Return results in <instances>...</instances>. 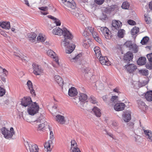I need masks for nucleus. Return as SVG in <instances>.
<instances>
[{
  "mask_svg": "<svg viewBox=\"0 0 152 152\" xmlns=\"http://www.w3.org/2000/svg\"><path fill=\"white\" fill-rule=\"evenodd\" d=\"M82 55L81 54H77L75 57H72L71 55H70L69 57V58H70V61L72 62H75Z\"/></svg>",
  "mask_w": 152,
  "mask_h": 152,
  "instance_id": "nucleus-33",
  "label": "nucleus"
},
{
  "mask_svg": "<svg viewBox=\"0 0 152 152\" xmlns=\"http://www.w3.org/2000/svg\"><path fill=\"white\" fill-rule=\"evenodd\" d=\"M98 30L100 32H102L106 39H110L111 38V35L109 29L106 27H101L97 26L96 27Z\"/></svg>",
  "mask_w": 152,
  "mask_h": 152,
  "instance_id": "nucleus-6",
  "label": "nucleus"
},
{
  "mask_svg": "<svg viewBox=\"0 0 152 152\" xmlns=\"http://www.w3.org/2000/svg\"><path fill=\"white\" fill-rule=\"evenodd\" d=\"M4 75H1V80L4 83L6 82V79L4 77Z\"/></svg>",
  "mask_w": 152,
  "mask_h": 152,
  "instance_id": "nucleus-61",
  "label": "nucleus"
},
{
  "mask_svg": "<svg viewBox=\"0 0 152 152\" xmlns=\"http://www.w3.org/2000/svg\"><path fill=\"white\" fill-rule=\"evenodd\" d=\"M139 72L144 75H148V71L147 70H139Z\"/></svg>",
  "mask_w": 152,
  "mask_h": 152,
  "instance_id": "nucleus-49",
  "label": "nucleus"
},
{
  "mask_svg": "<svg viewBox=\"0 0 152 152\" xmlns=\"http://www.w3.org/2000/svg\"><path fill=\"white\" fill-rule=\"evenodd\" d=\"M1 131L4 137L7 139H12L15 133L14 129L12 127H11L10 129L5 127H2L1 129Z\"/></svg>",
  "mask_w": 152,
  "mask_h": 152,
  "instance_id": "nucleus-3",
  "label": "nucleus"
},
{
  "mask_svg": "<svg viewBox=\"0 0 152 152\" xmlns=\"http://www.w3.org/2000/svg\"><path fill=\"white\" fill-rule=\"evenodd\" d=\"M33 73L36 75H40L43 73V70L41 66L37 64H34L32 65Z\"/></svg>",
  "mask_w": 152,
  "mask_h": 152,
  "instance_id": "nucleus-9",
  "label": "nucleus"
},
{
  "mask_svg": "<svg viewBox=\"0 0 152 152\" xmlns=\"http://www.w3.org/2000/svg\"><path fill=\"white\" fill-rule=\"evenodd\" d=\"M54 23H56L57 26H59L61 25V23L60 20L56 18L54 21Z\"/></svg>",
  "mask_w": 152,
  "mask_h": 152,
  "instance_id": "nucleus-54",
  "label": "nucleus"
},
{
  "mask_svg": "<svg viewBox=\"0 0 152 152\" xmlns=\"http://www.w3.org/2000/svg\"><path fill=\"white\" fill-rule=\"evenodd\" d=\"M55 81L61 86H62L63 84V80L61 77L58 75H55L54 77Z\"/></svg>",
  "mask_w": 152,
  "mask_h": 152,
  "instance_id": "nucleus-30",
  "label": "nucleus"
},
{
  "mask_svg": "<svg viewBox=\"0 0 152 152\" xmlns=\"http://www.w3.org/2000/svg\"><path fill=\"white\" fill-rule=\"evenodd\" d=\"M20 57L19 58H20L22 60H26L27 59V58L26 56H24L22 54L21 55Z\"/></svg>",
  "mask_w": 152,
  "mask_h": 152,
  "instance_id": "nucleus-60",
  "label": "nucleus"
},
{
  "mask_svg": "<svg viewBox=\"0 0 152 152\" xmlns=\"http://www.w3.org/2000/svg\"><path fill=\"white\" fill-rule=\"evenodd\" d=\"M27 150L30 152H38L39 149L36 144L27 141L25 144Z\"/></svg>",
  "mask_w": 152,
  "mask_h": 152,
  "instance_id": "nucleus-7",
  "label": "nucleus"
},
{
  "mask_svg": "<svg viewBox=\"0 0 152 152\" xmlns=\"http://www.w3.org/2000/svg\"><path fill=\"white\" fill-rule=\"evenodd\" d=\"M94 50L97 58H98L100 56H102L100 48L98 46L95 47L94 48Z\"/></svg>",
  "mask_w": 152,
  "mask_h": 152,
  "instance_id": "nucleus-36",
  "label": "nucleus"
},
{
  "mask_svg": "<svg viewBox=\"0 0 152 152\" xmlns=\"http://www.w3.org/2000/svg\"><path fill=\"white\" fill-rule=\"evenodd\" d=\"M90 42V41L88 39H84L83 41V45L85 48H87Z\"/></svg>",
  "mask_w": 152,
  "mask_h": 152,
  "instance_id": "nucleus-43",
  "label": "nucleus"
},
{
  "mask_svg": "<svg viewBox=\"0 0 152 152\" xmlns=\"http://www.w3.org/2000/svg\"><path fill=\"white\" fill-rule=\"evenodd\" d=\"M55 121L58 123L63 125L65 124L66 122V116L63 114L53 115Z\"/></svg>",
  "mask_w": 152,
  "mask_h": 152,
  "instance_id": "nucleus-8",
  "label": "nucleus"
},
{
  "mask_svg": "<svg viewBox=\"0 0 152 152\" xmlns=\"http://www.w3.org/2000/svg\"><path fill=\"white\" fill-rule=\"evenodd\" d=\"M138 103L139 107L143 111H145L146 110L147 106L144 102L141 100H139L138 102Z\"/></svg>",
  "mask_w": 152,
  "mask_h": 152,
  "instance_id": "nucleus-32",
  "label": "nucleus"
},
{
  "mask_svg": "<svg viewBox=\"0 0 152 152\" xmlns=\"http://www.w3.org/2000/svg\"><path fill=\"white\" fill-rule=\"evenodd\" d=\"M139 28L136 26L134 27L131 31V33L132 35H134L139 31Z\"/></svg>",
  "mask_w": 152,
  "mask_h": 152,
  "instance_id": "nucleus-44",
  "label": "nucleus"
},
{
  "mask_svg": "<svg viewBox=\"0 0 152 152\" xmlns=\"http://www.w3.org/2000/svg\"><path fill=\"white\" fill-rule=\"evenodd\" d=\"M61 2L62 5L64 7L71 2L73 1V0H58Z\"/></svg>",
  "mask_w": 152,
  "mask_h": 152,
  "instance_id": "nucleus-42",
  "label": "nucleus"
},
{
  "mask_svg": "<svg viewBox=\"0 0 152 152\" xmlns=\"http://www.w3.org/2000/svg\"><path fill=\"white\" fill-rule=\"evenodd\" d=\"M69 39H62L61 45L66 48V52L67 53H71L74 50L75 45L72 44H70Z\"/></svg>",
  "mask_w": 152,
  "mask_h": 152,
  "instance_id": "nucleus-4",
  "label": "nucleus"
},
{
  "mask_svg": "<svg viewBox=\"0 0 152 152\" xmlns=\"http://www.w3.org/2000/svg\"><path fill=\"white\" fill-rule=\"evenodd\" d=\"M77 94V89L74 87H72L69 88L68 91V95L71 97H74L76 96Z\"/></svg>",
  "mask_w": 152,
  "mask_h": 152,
  "instance_id": "nucleus-25",
  "label": "nucleus"
},
{
  "mask_svg": "<svg viewBox=\"0 0 152 152\" xmlns=\"http://www.w3.org/2000/svg\"><path fill=\"white\" fill-rule=\"evenodd\" d=\"M32 100L30 97H24L21 99L20 104L22 106L26 107L30 106L32 103Z\"/></svg>",
  "mask_w": 152,
  "mask_h": 152,
  "instance_id": "nucleus-12",
  "label": "nucleus"
},
{
  "mask_svg": "<svg viewBox=\"0 0 152 152\" xmlns=\"http://www.w3.org/2000/svg\"><path fill=\"white\" fill-rule=\"evenodd\" d=\"M89 71L88 69L87 68H84L83 69V72L85 73H88Z\"/></svg>",
  "mask_w": 152,
  "mask_h": 152,
  "instance_id": "nucleus-62",
  "label": "nucleus"
},
{
  "mask_svg": "<svg viewBox=\"0 0 152 152\" xmlns=\"http://www.w3.org/2000/svg\"><path fill=\"white\" fill-rule=\"evenodd\" d=\"M99 59L100 63L103 65L109 66L110 65V61L107 58L106 56H99Z\"/></svg>",
  "mask_w": 152,
  "mask_h": 152,
  "instance_id": "nucleus-15",
  "label": "nucleus"
},
{
  "mask_svg": "<svg viewBox=\"0 0 152 152\" xmlns=\"http://www.w3.org/2000/svg\"><path fill=\"white\" fill-rule=\"evenodd\" d=\"M127 71L130 73H132L136 69V66L133 64H129L125 66Z\"/></svg>",
  "mask_w": 152,
  "mask_h": 152,
  "instance_id": "nucleus-17",
  "label": "nucleus"
},
{
  "mask_svg": "<svg viewBox=\"0 0 152 152\" xmlns=\"http://www.w3.org/2000/svg\"><path fill=\"white\" fill-rule=\"evenodd\" d=\"M145 98L148 101H152V91L148 92L145 95Z\"/></svg>",
  "mask_w": 152,
  "mask_h": 152,
  "instance_id": "nucleus-35",
  "label": "nucleus"
},
{
  "mask_svg": "<svg viewBox=\"0 0 152 152\" xmlns=\"http://www.w3.org/2000/svg\"><path fill=\"white\" fill-rule=\"evenodd\" d=\"M53 58L55 59V61L56 63L58 64V65H59V64L58 62V58L56 57V56L55 58Z\"/></svg>",
  "mask_w": 152,
  "mask_h": 152,
  "instance_id": "nucleus-63",
  "label": "nucleus"
},
{
  "mask_svg": "<svg viewBox=\"0 0 152 152\" xmlns=\"http://www.w3.org/2000/svg\"><path fill=\"white\" fill-rule=\"evenodd\" d=\"M147 57L150 62L152 63V53L147 54Z\"/></svg>",
  "mask_w": 152,
  "mask_h": 152,
  "instance_id": "nucleus-52",
  "label": "nucleus"
},
{
  "mask_svg": "<svg viewBox=\"0 0 152 152\" xmlns=\"http://www.w3.org/2000/svg\"><path fill=\"white\" fill-rule=\"evenodd\" d=\"M63 31L64 32L62 35H63L64 37V39L69 40L72 39L73 36L72 34L69 30L66 28H64Z\"/></svg>",
  "mask_w": 152,
  "mask_h": 152,
  "instance_id": "nucleus-14",
  "label": "nucleus"
},
{
  "mask_svg": "<svg viewBox=\"0 0 152 152\" xmlns=\"http://www.w3.org/2000/svg\"><path fill=\"white\" fill-rule=\"evenodd\" d=\"M125 105L123 103H119L116 104L114 106L115 110L117 111H120L123 110L125 107Z\"/></svg>",
  "mask_w": 152,
  "mask_h": 152,
  "instance_id": "nucleus-18",
  "label": "nucleus"
},
{
  "mask_svg": "<svg viewBox=\"0 0 152 152\" xmlns=\"http://www.w3.org/2000/svg\"><path fill=\"white\" fill-rule=\"evenodd\" d=\"M146 62V58L144 57H141L137 60L138 65H144Z\"/></svg>",
  "mask_w": 152,
  "mask_h": 152,
  "instance_id": "nucleus-34",
  "label": "nucleus"
},
{
  "mask_svg": "<svg viewBox=\"0 0 152 152\" xmlns=\"http://www.w3.org/2000/svg\"><path fill=\"white\" fill-rule=\"evenodd\" d=\"M27 85L28 88L30 90L31 93L34 96H35L36 94L35 91L33 89V86L30 80H28L27 83Z\"/></svg>",
  "mask_w": 152,
  "mask_h": 152,
  "instance_id": "nucleus-26",
  "label": "nucleus"
},
{
  "mask_svg": "<svg viewBox=\"0 0 152 152\" xmlns=\"http://www.w3.org/2000/svg\"><path fill=\"white\" fill-rule=\"evenodd\" d=\"M39 109V106L38 104L36 102H33L28 107L27 112L29 115H33L38 113Z\"/></svg>",
  "mask_w": 152,
  "mask_h": 152,
  "instance_id": "nucleus-5",
  "label": "nucleus"
},
{
  "mask_svg": "<svg viewBox=\"0 0 152 152\" xmlns=\"http://www.w3.org/2000/svg\"><path fill=\"white\" fill-rule=\"evenodd\" d=\"M129 4L127 2H124L122 5V7L124 9H128L129 7Z\"/></svg>",
  "mask_w": 152,
  "mask_h": 152,
  "instance_id": "nucleus-47",
  "label": "nucleus"
},
{
  "mask_svg": "<svg viewBox=\"0 0 152 152\" xmlns=\"http://www.w3.org/2000/svg\"><path fill=\"white\" fill-rule=\"evenodd\" d=\"M77 147L76 142L75 140H72L71 141V146L70 150Z\"/></svg>",
  "mask_w": 152,
  "mask_h": 152,
  "instance_id": "nucleus-45",
  "label": "nucleus"
},
{
  "mask_svg": "<svg viewBox=\"0 0 152 152\" xmlns=\"http://www.w3.org/2000/svg\"><path fill=\"white\" fill-rule=\"evenodd\" d=\"M133 58V55L132 53L128 51L125 53L124 56V59L126 61H130Z\"/></svg>",
  "mask_w": 152,
  "mask_h": 152,
  "instance_id": "nucleus-22",
  "label": "nucleus"
},
{
  "mask_svg": "<svg viewBox=\"0 0 152 152\" xmlns=\"http://www.w3.org/2000/svg\"><path fill=\"white\" fill-rule=\"evenodd\" d=\"M28 38L29 41L32 42H34L36 41L37 35L34 33H28L27 34Z\"/></svg>",
  "mask_w": 152,
  "mask_h": 152,
  "instance_id": "nucleus-21",
  "label": "nucleus"
},
{
  "mask_svg": "<svg viewBox=\"0 0 152 152\" xmlns=\"http://www.w3.org/2000/svg\"><path fill=\"white\" fill-rule=\"evenodd\" d=\"M125 45L129 48V50L132 51L134 53H136L138 50V47L134 44H132V41H127L125 44Z\"/></svg>",
  "mask_w": 152,
  "mask_h": 152,
  "instance_id": "nucleus-11",
  "label": "nucleus"
},
{
  "mask_svg": "<svg viewBox=\"0 0 152 152\" xmlns=\"http://www.w3.org/2000/svg\"><path fill=\"white\" fill-rule=\"evenodd\" d=\"M22 53L20 52V50L17 48H15L14 50V55L19 58L20 57Z\"/></svg>",
  "mask_w": 152,
  "mask_h": 152,
  "instance_id": "nucleus-37",
  "label": "nucleus"
},
{
  "mask_svg": "<svg viewBox=\"0 0 152 152\" xmlns=\"http://www.w3.org/2000/svg\"><path fill=\"white\" fill-rule=\"evenodd\" d=\"M127 22L129 24L131 25H134L136 24L135 22L131 20H128L127 21Z\"/></svg>",
  "mask_w": 152,
  "mask_h": 152,
  "instance_id": "nucleus-56",
  "label": "nucleus"
},
{
  "mask_svg": "<svg viewBox=\"0 0 152 152\" xmlns=\"http://www.w3.org/2000/svg\"><path fill=\"white\" fill-rule=\"evenodd\" d=\"M57 106L56 104L53 105H49L48 106V108L49 111L53 115H55L57 112L56 108Z\"/></svg>",
  "mask_w": 152,
  "mask_h": 152,
  "instance_id": "nucleus-31",
  "label": "nucleus"
},
{
  "mask_svg": "<svg viewBox=\"0 0 152 152\" xmlns=\"http://www.w3.org/2000/svg\"><path fill=\"white\" fill-rule=\"evenodd\" d=\"M146 67L147 69H152V63L150 62V64H146Z\"/></svg>",
  "mask_w": 152,
  "mask_h": 152,
  "instance_id": "nucleus-59",
  "label": "nucleus"
},
{
  "mask_svg": "<svg viewBox=\"0 0 152 152\" xmlns=\"http://www.w3.org/2000/svg\"><path fill=\"white\" fill-rule=\"evenodd\" d=\"M46 39V37L41 34H39L37 37V41L39 42H44Z\"/></svg>",
  "mask_w": 152,
  "mask_h": 152,
  "instance_id": "nucleus-40",
  "label": "nucleus"
},
{
  "mask_svg": "<svg viewBox=\"0 0 152 152\" xmlns=\"http://www.w3.org/2000/svg\"><path fill=\"white\" fill-rule=\"evenodd\" d=\"M47 53L49 56L52 58H55L56 56L55 53L51 50H48Z\"/></svg>",
  "mask_w": 152,
  "mask_h": 152,
  "instance_id": "nucleus-39",
  "label": "nucleus"
},
{
  "mask_svg": "<svg viewBox=\"0 0 152 152\" xmlns=\"http://www.w3.org/2000/svg\"><path fill=\"white\" fill-rule=\"evenodd\" d=\"M87 99V95L83 93H80L76 97L72 99L74 104L81 109H83L84 104Z\"/></svg>",
  "mask_w": 152,
  "mask_h": 152,
  "instance_id": "nucleus-2",
  "label": "nucleus"
},
{
  "mask_svg": "<svg viewBox=\"0 0 152 152\" xmlns=\"http://www.w3.org/2000/svg\"><path fill=\"white\" fill-rule=\"evenodd\" d=\"M64 30V28L61 29L59 27H56L53 30L52 32L54 34L61 36L63 34Z\"/></svg>",
  "mask_w": 152,
  "mask_h": 152,
  "instance_id": "nucleus-19",
  "label": "nucleus"
},
{
  "mask_svg": "<svg viewBox=\"0 0 152 152\" xmlns=\"http://www.w3.org/2000/svg\"><path fill=\"white\" fill-rule=\"evenodd\" d=\"M112 125L114 127H115L117 126L118 124L116 122L113 121L112 123Z\"/></svg>",
  "mask_w": 152,
  "mask_h": 152,
  "instance_id": "nucleus-64",
  "label": "nucleus"
},
{
  "mask_svg": "<svg viewBox=\"0 0 152 152\" xmlns=\"http://www.w3.org/2000/svg\"><path fill=\"white\" fill-rule=\"evenodd\" d=\"M71 151L72 152H81L79 149L78 147L75 148L71 150Z\"/></svg>",
  "mask_w": 152,
  "mask_h": 152,
  "instance_id": "nucleus-58",
  "label": "nucleus"
},
{
  "mask_svg": "<svg viewBox=\"0 0 152 152\" xmlns=\"http://www.w3.org/2000/svg\"><path fill=\"white\" fill-rule=\"evenodd\" d=\"M145 20L146 23L147 24L150 23L151 22L150 18L146 16H145Z\"/></svg>",
  "mask_w": 152,
  "mask_h": 152,
  "instance_id": "nucleus-53",
  "label": "nucleus"
},
{
  "mask_svg": "<svg viewBox=\"0 0 152 152\" xmlns=\"http://www.w3.org/2000/svg\"><path fill=\"white\" fill-rule=\"evenodd\" d=\"M144 132L148 140L152 142V133L151 131L149 130H144Z\"/></svg>",
  "mask_w": 152,
  "mask_h": 152,
  "instance_id": "nucleus-20",
  "label": "nucleus"
},
{
  "mask_svg": "<svg viewBox=\"0 0 152 152\" xmlns=\"http://www.w3.org/2000/svg\"><path fill=\"white\" fill-rule=\"evenodd\" d=\"M125 34V31L123 29L119 30L118 33V36L120 38L123 37Z\"/></svg>",
  "mask_w": 152,
  "mask_h": 152,
  "instance_id": "nucleus-41",
  "label": "nucleus"
},
{
  "mask_svg": "<svg viewBox=\"0 0 152 152\" xmlns=\"http://www.w3.org/2000/svg\"><path fill=\"white\" fill-rule=\"evenodd\" d=\"M94 114L98 117H100L101 115L100 109L96 107H94L92 109Z\"/></svg>",
  "mask_w": 152,
  "mask_h": 152,
  "instance_id": "nucleus-29",
  "label": "nucleus"
},
{
  "mask_svg": "<svg viewBox=\"0 0 152 152\" xmlns=\"http://www.w3.org/2000/svg\"><path fill=\"white\" fill-rule=\"evenodd\" d=\"M64 7L68 10L75 18L80 20L83 19V15L80 13L77 8L76 7L74 1Z\"/></svg>",
  "mask_w": 152,
  "mask_h": 152,
  "instance_id": "nucleus-1",
  "label": "nucleus"
},
{
  "mask_svg": "<svg viewBox=\"0 0 152 152\" xmlns=\"http://www.w3.org/2000/svg\"><path fill=\"white\" fill-rule=\"evenodd\" d=\"M87 30L89 32L92 34L93 37L96 41L99 43L101 42V39L99 38L98 34L94 30V28L88 26L87 28Z\"/></svg>",
  "mask_w": 152,
  "mask_h": 152,
  "instance_id": "nucleus-10",
  "label": "nucleus"
},
{
  "mask_svg": "<svg viewBox=\"0 0 152 152\" xmlns=\"http://www.w3.org/2000/svg\"><path fill=\"white\" fill-rule=\"evenodd\" d=\"M149 40V38L147 37H144L141 41V43L142 45H145L148 42Z\"/></svg>",
  "mask_w": 152,
  "mask_h": 152,
  "instance_id": "nucleus-46",
  "label": "nucleus"
},
{
  "mask_svg": "<svg viewBox=\"0 0 152 152\" xmlns=\"http://www.w3.org/2000/svg\"><path fill=\"white\" fill-rule=\"evenodd\" d=\"M89 101L93 104H95L97 103L96 98L93 96H91L88 99Z\"/></svg>",
  "mask_w": 152,
  "mask_h": 152,
  "instance_id": "nucleus-50",
  "label": "nucleus"
},
{
  "mask_svg": "<svg viewBox=\"0 0 152 152\" xmlns=\"http://www.w3.org/2000/svg\"><path fill=\"white\" fill-rule=\"evenodd\" d=\"M5 90L2 88L0 87V96H2L5 94Z\"/></svg>",
  "mask_w": 152,
  "mask_h": 152,
  "instance_id": "nucleus-57",
  "label": "nucleus"
},
{
  "mask_svg": "<svg viewBox=\"0 0 152 152\" xmlns=\"http://www.w3.org/2000/svg\"><path fill=\"white\" fill-rule=\"evenodd\" d=\"M112 26L113 27L117 29L121 26L122 23L119 21L113 20L112 21Z\"/></svg>",
  "mask_w": 152,
  "mask_h": 152,
  "instance_id": "nucleus-27",
  "label": "nucleus"
},
{
  "mask_svg": "<svg viewBox=\"0 0 152 152\" xmlns=\"http://www.w3.org/2000/svg\"><path fill=\"white\" fill-rule=\"evenodd\" d=\"M49 128L50 131L49 134V137L50 140H52V141L53 142L54 139V136L53 133V131L51 130L50 128V127H49Z\"/></svg>",
  "mask_w": 152,
  "mask_h": 152,
  "instance_id": "nucleus-48",
  "label": "nucleus"
},
{
  "mask_svg": "<svg viewBox=\"0 0 152 152\" xmlns=\"http://www.w3.org/2000/svg\"><path fill=\"white\" fill-rule=\"evenodd\" d=\"M38 9L40 10L39 12L42 15H45L49 14L48 11V7L47 6L39 7Z\"/></svg>",
  "mask_w": 152,
  "mask_h": 152,
  "instance_id": "nucleus-23",
  "label": "nucleus"
},
{
  "mask_svg": "<svg viewBox=\"0 0 152 152\" xmlns=\"http://www.w3.org/2000/svg\"><path fill=\"white\" fill-rule=\"evenodd\" d=\"M123 119L125 122H128L131 119V112L127 111L124 112L122 115Z\"/></svg>",
  "mask_w": 152,
  "mask_h": 152,
  "instance_id": "nucleus-16",
  "label": "nucleus"
},
{
  "mask_svg": "<svg viewBox=\"0 0 152 152\" xmlns=\"http://www.w3.org/2000/svg\"><path fill=\"white\" fill-rule=\"evenodd\" d=\"M118 101V96H113L110 99V103L112 105H113L114 104L117 102Z\"/></svg>",
  "mask_w": 152,
  "mask_h": 152,
  "instance_id": "nucleus-38",
  "label": "nucleus"
},
{
  "mask_svg": "<svg viewBox=\"0 0 152 152\" xmlns=\"http://www.w3.org/2000/svg\"><path fill=\"white\" fill-rule=\"evenodd\" d=\"M53 142L52 140H49L46 142L44 144L45 148L47 150V152H50L52 148L51 147V145L53 144Z\"/></svg>",
  "mask_w": 152,
  "mask_h": 152,
  "instance_id": "nucleus-24",
  "label": "nucleus"
},
{
  "mask_svg": "<svg viewBox=\"0 0 152 152\" xmlns=\"http://www.w3.org/2000/svg\"><path fill=\"white\" fill-rule=\"evenodd\" d=\"M104 1V0H95L96 3L98 5L102 4Z\"/></svg>",
  "mask_w": 152,
  "mask_h": 152,
  "instance_id": "nucleus-55",
  "label": "nucleus"
},
{
  "mask_svg": "<svg viewBox=\"0 0 152 152\" xmlns=\"http://www.w3.org/2000/svg\"><path fill=\"white\" fill-rule=\"evenodd\" d=\"M37 122H39L41 124L39 125L37 129L38 130H42L44 128L47 126L48 123L47 122L45 121L44 118L42 119L41 117H40L37 120Z\"/></svg>",
  "mask_w": 152,
  "mask_h": 152,
  "instance_id": "nucleus-13",
  "label": "nucleus"
},
{
  "mask_svg": "<svg viewBox=\"0 0 152 152\" xmlns=\"http://www.w3.org/2000/svg\"><path fill=\"white\" fill-rule=\"evenodd\" d=\"M0 68L2 70V73L3 75H2L7 76L8 74V71L4 68H3L1 67H0Z\"/></svg>",
  "mask_w": 152,
  "mask_h": 152,
  "instance_id": "nucleus-51",
  "label": "nucleus"
},
{
  "mask_svg": "<svg viewBox=\"0 0 152 152\" xmlns=\"http://www.w3.org/2000/svg\"><path fill=\"white\" fill-rule=\"evenodd\" d=\"M0 26L3 28L9 29L10 28V22H0Z\"/></svg>",
  "mask_w": 152,
  "mask_h": 152,
  "instance_id": "nucleus-28",
  "label": "nucleus"
}]
</instances>
